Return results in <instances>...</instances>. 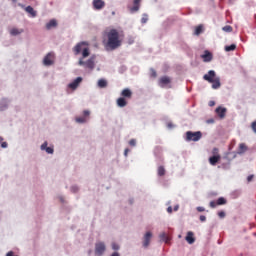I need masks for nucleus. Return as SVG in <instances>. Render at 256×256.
I'll list each match as a JSON object with an SVG mask.
<instances>
[{
  "label": "nucleus",
  "instance_id": "52",
  "mask_svg": "<svg viewBox=\"0 0 256 256\" xmlns=\"http://www.w3.org/2000/svg\"><path fill=\"white\" fill-rule=\"evenodd\" d=\"M208 123H214V120H208Z\"/></svg>",
  "mask_w": 256,
  "mask_h": 256
},
{
  "label": "nucleus",
  "instance_id": "11",
  "mask_svg": "<svg viewBox=\"0 0 256 256\" xmlns=\"http://www.w3.org/2000/svg\"><path fill=\"white\" fill-rule=\"evenodd\" d=\"M216 114L218 115V117H220V119H225V115H227V108L219 106L218 108H216Z\"/></svg>",
  "mask_w": 256,
  "mask_h": 256
},
{
  "label": "nucleus",
  "instance_id": "33",
  "mask_svg": "<svg viewBox=\"0 0 256 256\" xmlns=\"http://www.w3.org/2000/svg\"><path fill=\"white\" fill-rule=\"evenodd\" d=\"M112 249H113L114 251H119V244L113 242V243H112Z\"/></svg>",
  "mask_w": 256,
  "mask_h": 256
},
{
  "label": "nucleus",
  "instance_id": "16",
  "mask_svg": "<svg viewBox=\"0 0 256 256\" xmlns=\"http://www.w3.org/2000/svg\"><path fill=\"white\" fill-rule=\"evenodd\" d=\"M185 239L189 245H193V243H195V234L192 231H189Z\"/></svg>",
  "mask_w": 256,
  "mask_h": 256
},
{
  "label": "nucleus",
  "instance_id": "34",
  "mask_svg": "<svg viewBox=\"0 0 256 256\" xmlns=\"http://www.w3.org/2000/svg\"><path fill=\"white\" fill-rule=\"evenodd\" d=\"M129 145H130L131 147H135V145H137V141H136L135 139H131V140L129 141Z\"/></svg>",
  "mask_w": 256,
  "mask_h": 256
},
{
  "label": "nucleus",
  "instance_id": "36",
  "mask_svg": "<svg viewBox=\"0 0 256 256\" xmlns=\"http://www.w3.org/2000/svg\"><path fill=\"white\" fill-rule=\"evenodd\" d=\"M217 201L215 202V201H211L210 202V207L212 208V209H215V207H217Z\"/></svg>",
  "mask_w": 256,
  "mask_h": 256
},
{
  "label": "nucleus",
  "instance_id": "18",
  "mask_svg": "<svg viewBox=\"0 0 256 256\" xmlns=\"http://www.w3.org/2000/svg\"><path fill=\"white\" fill-rule=\"evenodd\" d=\"M202 59L206 62L209 63V61H211L213 59V54H211V52L209 51H205L204 54L202 55Z\"/></svg>",
  "mask_w": 256,
  "mask_h": 256
},
{
  "label": "nucleus",
  "instance_id": "15",
  "mask_svg": "<svg viewBox=\"0 0 256 256\" xmlns=\"http://www.w3.org/2000/svg\"><path fill=\"white\" fill-rule=\"evenodd\" d=\"M152 237H153V234L151 232H147L144 235L143 247H149V243H151Z\"/></svg>",
  "mask_w": 256,
  "mask_h": 256
},
{
  "label": "nucleus",
  "instance_id": "53",
  "mask_svg": "<svg viewBox=\"0 0 256 256\" xmlns=\"http://www.w3.org/2000/svg\"><path fill=\"white\" fill-rule=\"evenodd\" d=\"M14 3H16L17 2V0H12Z\"/></svg>",
  "mask_w": 256,
  "mask_h": 256
},
{
  "label": "nucleus",
  "instance_id": "20",
  "mask_svg": "<svg viewBox=\"0 0 256 256\" xmlns=\"http://www.w3.org/2000/svg\"><path fill=\"white\" fill-rule=\"evenodd\" d=\"M212 89H219V87H221V79L218 78H214V80L212 82Z\"/></svg>",
  "mask_w": 256,
  "mask_h": 256
},
{
  "label": "nucleus",
  "instance_id": "1",
  "mask_svg": "<svg viewBox=\"0 0 256 256\" xmlns=\"http://www.w3.org/2000/svg\"><path fill=\"white\" fill-rule=\"evenodd\" d=\"M107 42L106 49H110V51H115V49H119L123 43V39H121V34L117 29H111L106 34Z\"/></svg>",
  "mask_w": 256,
  "mask_h": 256
},
{
  "label": "nucleus",
  "instance_id": "31",
  "mask_svg": "<svg viewBox=\"0 0 256 256\" xmlns=\"http://www.w3.org/2000/svg\"><path fill=\"white\" fill-rule=\"evenodd\" d=\"M147 21H149V17L147 16V14H143V17L141 19V23L145 24V23H147Z\"/></svg>",
  "mask_w": 256,
  "mask_h": 256
},
{
  "label": "nucleus",
  "instance_id": "45",
  "mask_svg": "<svg viewBox=\"0 0 256 256\" xmlns=\"http://www.w3.org/2000/svg\"><path fill=\"white\" fill-rule=\"evenodd\" d=\"M151 75H152V77H157V72L155 70H152Z\"/></svg>",
  "mask_w": 256,
  "mask_h": 256
},
{
  "label": "nucleus",
  "instance_id": "6",
  "mask_svg": "<svg viewBox=\"0 0 256 256\" xmlns=\"http://www.w3.org/2000/svg\"><path fill=\"white\" fill-rule=\"evenodd\" d=\"M106 246L104 242H98L95 244V255L102 256L106 251Z\"/></svg>",
  "mask_w": 256,
  "mask_h": 256
},
{
  "label": "nucleus",
  "instance_id": "23",
  "mask_svg": "<svg viewBox=\"0 0 256 256\" xmlns=\"http://www.w3.org/2000/svg\"><path fill=\"white\" fill-rule=\"evenodd\" d=\"M53 27H57V20L52 19L49 23L46 24V29H53Z\"/></svg>",
  "mask_w": 256,
  "mask_h": 256
},
{
  "label": "nucleus",
  "instance_id": "4",
  "mask_svg": "<svg viewBox=\"0 0 256 256\" xmlns=\"http://www.w3.org/2000/svg\"><path fill=\"white\" fill-rule=\"evenodd\" d=\"M78 65L85 66L88 69H95V57H91L86 62L83 61V58H80Z\"/></svg>",
  "mask_w": 256,
  "mask_h": 256
},
{
  "label": "nucleus",
  "instance_id": "35",
  "mask_svg": "<svg viewBox=\"0 0 256 256\" xmlns=\"http://www.w3.org/2000/svg\"><path fill=\"white\" fill-rule=\"evenodd\" d=\"M45 151H46V153L52 155V153H53L54 150H53V148H51V147H47V148L45 149Z\"/></svg>",
  "mask_w": 256,
  "mask_h": 256
},
{
  "label": "nucleus",
  "instance_id": "8",
  "mask_svg": "<svg viewBox=\"0 0 256 256\" xmlns=\"http://www.w3.org/2000/svg\"><path fill=\"white\" fill-rule=\"evenodd\" d=\"M89 115H91V112L89 110H84L82 117H76V123H87Z\"/></svg>",
  "mask_w": 256,
  "mask_h": 256
},
{
  "label": "nucleus",
  "instance_id": "47",
  "mask_svg": "<svg viewBox=\"0 0 256 256\" xmlns=\"http://www.w3.org/2000/svg\"><path fill=\"white\" fill-rule=\"evenodd\" d=\"M167 127H168V129H173V124L172 123H168Z\"/></svg>",
  "mask_w": 256,
  "mask_h": 256
},
{
  "label": "nucleus",
  "instance_id": "43",
  "mask_svg": "<svg viewBox=\"0 0 256 256\" xmlns=\"http://www.w3.org/2000/svg\"><path fill=\"white\" fill-rule=\"evenodd\" d=\"M247 181H248V183H250V181H253V175H249V176L247 177Z\"/></svg>",
  "mask_w": 256,
  "mask_h": 256
},
{
  "label": "nucleus",
  "instance_id": "41",
  "mask_svg": "<svg viewBox=\"0 0 256 256\" xmlns=\"http://www.w3.org/2000/svg\"><path fill=\"white\" fill-rule=\"evenodd\" d=\"M196 209L199 213H203V211H205V208L201 206H198Z\"/></svg>",
  "mask_w": 256,
  "mask_h": 256
},
{
  "label": "nucleus",
  "instance_id": "19",
  "mask_svg": "<svg viewBox=\"0 0 256 256\" xmlns=\"http://www.w3.org/2000/svg\"><path fill=\"white\" fill-rule=\"evenodd\" d=\"M116 104L119 107H127V98L120 97L116 100Z\"/></svg>",
  "mask_w": 256,
  "mask_h": 256
},
{
  "label": "nucleus",
  "instance_id": "46",
  "mask_svg": "<svg viewBox=\"0 0 256 256\" xmlns=\"http://www.w3.org/2000/svg\"><path fill=\"white\" fill-rule=\"evenodd\" d=\"M1 147H2L3 149L7 148V142H3V143L1 144Z\"/></svg>",
  "mask_w": 256,
  "mask_h": 256
},
{
  "label": "nucleus",
  "instance_id": "2",
  "mask_svg": "<svg viewBox=\"0 0 256 256\" xmlns=\"http://www.w3.org/2000/svg\"><path fill=\"white\" fill-rule=\"evenodd\" d=\"M73 51H74L75 55H79V53H81V51H82L83 59H85V58L89 57V55H90L89 43L88 42H80L74 47Z\"/></svg>",
  "mask_w": 256,
  "mask_h": 256
},
{
  "label": "nucleus",
  "instance_id": "42",
  "mask_svg": "<svg viewBox=\"0 0 256 256\" xmlns=\"http://www.w3.org/2000/svg\"><path fill=\"white\" fill-rule=\"evenodd\" d=\"M212 153H213V155H217V153H219V149L213 148Z\"/></svg>",
  "mask_w": 256,
  "mask_h": 256
},
{
  "label": "nucleus",
  "instance_id": "28",
  "mask_svg": "<svg viewBox=\"0 0 256 256\" xmlns=\"http://www.w3.org/2000/svg\"><path fill=\"white\" fill-rule=\"evenodd\" d=\"M225 51L227 52V53H229V51H235L236 49H237V45H235V44H232V45H230V46H225Z\"/></svg>",
  "mask_w": 256,
  "mask_h": 256
},
{
  "label": "nucleus",
  "instance_id": "39",
  "mask_svg": "<svg viewBox=\"0 0 256 256\" xmlns=\"http://www.w3.org/2000/svg\"><path fill=\"white\" fill-rule=\"evenodd\" d=\"M252 130L254 131V133H256V120L254 122H252Z\"/></svg>",
  "mask_w": 256,
  "mask_h": 256
},
{
  "label": "nucleus",
  "instance_id": "10",
  "mask_svg": "<svg viewBox=\"0 0 256 256\" xmlns=\"http://www.w3.org/2000/svg\"><path fill=\"white\" fill-rule=\"evenodd\" d=\"M141 8V0H134L133 7H130V13H137Z\"/></svg>",
  "mask_w": 256,
  "mask_h": 256
},
{
  "label": "nucleus",
  "instance_id": "21",
  "mask_svg": "<svg viewBox=\"0 0 256 256\" xmlns=\"http://www.w3.org/2000/svg\"><path fill=\"white\" fill-rule=\"evenodd\" d=\"M248 149L249 148L247 147V145H245V143H241L239 144L238 154L243 155V153H245Z\"/></svg>",
  "mask_w": 256,
  "mask_h": 256
},
{
  "label": "nucleus",
  "instance_id": "12",
  "mask_svg": "<svg viewBox=\"0 0 256 256\" xmlns=\"http://www.w3.org/2000/svg\"><path fill=\"white\" fill-rule=\"evenodd\" d=\"M170 83H171V78H169V76H163L159 79L160 87H166V85H169Z\"/></svg>",
  "mask_w": 256,
  "mask_h": 256
},
{
  "label": "nucleus",
  "instance_id": "32",
  "mask_svg": "<svg viewBox=\"0 0 256 256\" xmlns=\"http://www.w3.org/2000/svg\"><path fill=\"white\" fill-rule=\"evenodd\" d=\"M160 239H162V241H166V243H169V239L165 233L160 234Z\"/></svg>",
  "mask_w": 256,
  "mask_h": 256
},
{
  "label": "nucleus",
  "instance_id": "17",
  "mask_svg": "<svg viewBox=\"0 0 256 256\" xmlns=\"http://www.w3.org/2000/svg\"><path fill=\"white\" fill-rule=\"evenodd\" d=\"M219 161H221V156L219 154L214 155L212 157L209 158V163L210 165H217V163H219Z\"/></svg>",
  "mask_w": 256,
  "mask_h": 256
},
{
  "label": "nucleus",
  "instance_id": "27",
  "mask_svg": "<svg viewBox=\"0 0 256 256\" xmlns=\"http://www.w3.org/2000/svg\"><path fill=\"white\" fill-rule=\"evenodd\" d=\"M201 33H203V25H198L196 28H195V31H194V35H201Z\"/></svg>",
  "mask_w": 256,
  "mask_h": 256
},
{
  "label": "nucleus",
  "instance_id": "29",
  "mask_svg": "<svg viewBox=\"0 0 256 256\" xmlns=\"http://www.w3.org/2000/svg\"><path fill=\"white\" fill-rule=\"evenodd\" d=\"M216 203H217V205H226L227 200L223 197H220V198L217 199Z\"/></svg>",
  "mask_w": 256,
  "mask_h": 256
},
{
  "label": "nucleus",
  "instance_id": "5",
  "mask_svg": "<svg viewBox=\"0 0 256 256\" xmlns=\"http://www.w3.org/2000/svg\"><path fill=\"white\" fill-rule=\"evenodd\" d=\"M43 63L46 67H49L55 63V54L53 52L48 53L43 60Z\"/></svg>",
  "mask_w": 256,
  "mask_h": 256
},
{
  "label": "nucleus",
  "instance_id": "26",
  "mask_svg": "<svg viewBox=\"0 0 256 256\" xmlns=\"http://www.w3.org/2000/svg\"><path fill=\"white\" fill-rule=\"evenodd\" d=\"M157 173H158V176H159V177L165 176V173H166L165 167L159 166L158 169H157Z\"/></svg>",
  "mask_w": 256,
  "mask_h": 256
},
{
  "label": "nucleus",
  "instance_id": "7",
  "mask_svg": "<svg viewBox=\"0 0 256 256\" xmlns=\"http://www.w3.org/2000/svg\"><path fill=\"white\" fill-rule=\"evenodd\" d=\"M204 81H208V83L213 82L215 79H217V75L215 74V71L210 70L207 74L203 76Z\"/></svg>",
  "mask_w": 256,
  "mask_h": 256
},
{
  "label": "nucleus",
  "instance_id": "48",
  "mask_svg": "<svg viewBox=\"0 0 256 256\" xmlns=\"http://www.w3.org/2000/svg\"><path fill=\"white\" fill-rule=\"evenodd\" d=\"M214 105H215V102H214V101H210V102H209V106H210V107H213Z\"/></svg>",
  "mask_w": 256,
  "mask_h": 256
},
{
  "label": "nucleus",
  "instance_id": "25",
  "mask_svg": "<svg viewBox=\"0 0 256 256\" xmlns=\"http://www.w3.org/2000/svg\"><path fill=\"white\" fill-rule=\"evenodd\" d=\"M98 87L100 89H105V87H107V80L105 79L98 80Z\"/></svg>",
  "mask_w": 256,
  "mask_h": 256
},
{
  "label": "nucleus",
  "instance_id": "51",
  "mask_svg": "<svg viewBox=\"0 0 256 256\" xmlns=\"http://www.w3.org/2000/svg\"><path fill=\"white\" fill-rule=\"evenodd\" d=\"M111 256H120L119 255V253L118 252H114V253H112V255Z\"/></svg>",
  "mask_w": 256,
  "mask_h": 256
},
{
  "label": "nucleus",
  "instance_id": "14",
  "mask_svg": "<svg viewBox=\"0 0 256 256\" xmlns=\"http://www.w3.org/2000/svg\"><path fill=\"white\" fill-rule=\"evenodd\" d=\"M81 81H83V78L77 77L73 82H71V83L68 85V87H69L70 89L75 90V89H77V87H79V84L81 83Z\"/></svg>",
  "mask_w": 256,
  "mask_h": 256
},
{
  "label": "nucleus",
  "instance_id": "38",
  "mask_svg": "<svg viewBox=\"0 0 256 256\" xmlns=\"http://www.w3.org/2000/svg\"><path fill=\"white\" fill-rule=\"evenodd\" d=\"M218 217H220V219L225 218V213L223 211L218 212Z\"/></svg>",
  "mask_w": 256,
  "mask_h": 256
},
{
  "label": "nucleus",
  "instance_id": "13",
  "mask_svg": "<svg viewBox=\"0 0 256 256\" xmlns=\"http://www.w3.org/2000/svg\"><path fill=\"white\" fill-rule=\"evenodd\" d=\"M121 97H123L124 99H131V97H133V92L131 91V89L125 88L121 92Z\"/></svg>",
  "mask_w": 256,
  "mask_h": 256
},
{
  "label": "nucleus",
  "instance_id": "37",
  "mask_svg": "<svg viewBox=\"0 0 256 256\" xmlns=\"http://www.w3.org/2000/svg\"><path fill=\"white\" fill-rule=\"evenodd\" d=\"M200 221H201V223H205V221H207V217L205 215H201Z\"/></svg>",
  "mask_w": 256,
  "mask_h": 256
},
{
  "label": "nucleus",
  "instance_id": "40",
  "mask_svg": "<svg viewBox=\"0 0 256 256\" xmlns=\"http://www.w3.org/2000/svg\"><path fill=\"white\" fill-rule=\"evenodd\" d=\"M47 142H44L42 145H41V149L42 151H45L47 149Z\"/></svg>",
  "mask_w": 256,
  "mask_h": 256
},
{
  "label": "nucleus",
  "instance_id": "44",
  "mask_svg": "<svg viewBox=\"0 0 256 256\" xmlns=\"http://www.w3.org/2000/svg\"><path fill=\"white\" fill-rule=\"evenodd\" d=\"M167 212H168V213H173V208H172L171 206H169V207L167 208Z\"/></svg>",
  "mask_w": 256,
  "mask_h": 256
},
{
  "label": "nucleus",
  "instance_id": "24",
  "mask_svg": "<svg viewBox=\"0 0 256 256\" xmlns=\"http://www.w3.org/2000/svg\"><path fill=\"white\" fill-rule=\"evenodd\" d=\"M21 33H23V29L12 28L10 30V35H13V36L21 35Z\"/></svg>",
  "mask_w": 256,
  "mask_h": 256
},
{
  "label": "nucleus",
  "instance_id": "9",
  "mask_svg": "<svg viewBox=\"0 0 256 256\" xmlns=\"http://www.w3.org/2000/svg\"><path fill=\"white\" fill-rule=\"evenodd\" d=\"M93 7L96 11H101L105 7V1L103 0H93Z\"/></svg>",
  "mask_w": 256,
  "mask_h": 256
},
{
  "label": "nucleus",
  "instance_id": "22",
  "mask_svg": "<svg viewBox=\"0 0 256 256\" xmlns=\"http://www.w3.org/2000/svg\"><path fill=\"white\" fill-rule=\"evenodd\" d=\"M26 13H29V15H31V17H37V12L35 11V9H33V7L31 6H27L25 8Z\"/></svg>",
  "mask_w": 256,
  "mask_h": 256
},
{
  "label": "nucleus",
  "instance_id": "50",
  "mask_svg": "<svg viewBox=\"0 0 256 256\" xmlns=\"http://www.w3.org/2000/svg\"><path fill=\"white\" fill-rule=\"evenodd\" d=\"M174 211H179V205H176V206L174 207Z\"/></svg>",
  "mask_w": 256,
  "mask_h": 256
},
{
  "label": "nucleus",
  "instance_id": "49",
  "mask_svg": "<svg viewBox=\"0 0 256 256\" xmlns=\"http://www.w3.org/2000/svg\"><path fill=\"white\" fill-rule=\"evenodd\" d=\"M127 153H129V149H125V151H124L125 157H127Z\"/></svg>",
  "mask_w": 256,
  "mask_h": 256
},
{
  "label": "nucleus",
  "instance_id": "30",
  "mask_svg": "<svg viewBox=\"0 0 256 256\" xmlns=\"http://www.w3.org/2000/svg\"><path fill=\"white\" fill-rule=\"evenodd\" d=\"M223 31H225V33H231V31H233V27L226 25L222 28Z\"/></svg>",
  "mask_w": 256,
  "mask_h": 256
},
{
  "label": "nucleus",
  "instance_id": "3",
  "mask_svg": "<svg viewBox=\"0 0 256 256\" xmlns=\"http://www.w3.org/2000/svg\"><path fill=\"white\" fill-rule=\"evenodd\" d=\"M203 137V133L201 131L192 132L188 131L186 132V141H199Z\"/></svg>",
  "mask_w": 256,
  "mask_h": 256
}]
</instances>
